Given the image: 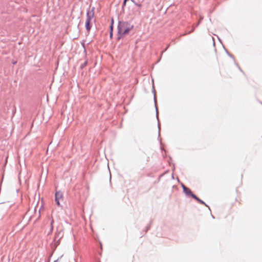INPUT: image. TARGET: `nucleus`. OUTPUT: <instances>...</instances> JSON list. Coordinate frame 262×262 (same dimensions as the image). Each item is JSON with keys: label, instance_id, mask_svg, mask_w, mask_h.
<instances>
[{"label": "nucleus", "instance_id": "obj_1", "mask_svg": "<svg viewBox=\"0 0 262 262\" xmlns=\"http://www.w3.org/2000/svg\"><path fill=\"white\" fill-rule=\"evenodd\" d=\"M118 33L120 34L125 35L129 33L132 29L133 26L130 25L127 23H120L118 25Z\"/></svg>", "mask_w": 262, "mask_h": 262}, {"label": "nucleus", "instance_id": "obj_2", "mask_svg": "<svg viewBox=\"0 0 262 262\" xmlns=\"http://www.w3.org/2000/svg\"><path fill=\"white\" fill-rule=\"evenodd\" d=\"M93 11H88L86 14V19L85 21V28L88 32L90 31L91 28V23L92 19L94 17Z\"/></svg>", "mask_w": 262, "mask_h": 262}, {"label": "nucleus", "instance_id": "obj_3", "mask_svg": "<svg viewBox=\"0 0 262 262\" xmlns=\"http://www.w3.org/2000/svg\"><path fill=\"white\" fill-rule=\"evenodd\" d=\"M63 201V195L60 191L56 192L55 193V202L58 206H60V201Z\"/></svg>", "mask_w": 262, "mask_h": 262}, {"label": "nucleus", "instance_id": "obj_4", "mask_svg": "<svg viewBox=\"0 0 262 262\" xmlns=\"http://www.w3.org/2000/svg\"><path fill=\"white\" fill-rule=\"evenodd\" d=\"M191 196L197 201H198L200 203L202 204H205V203L201 200H200L199 198H198L195 194H191Z\"/></svg>", "mask_w": 262, "mask_h": 262}, {"label": "nucleus", "instance_id": "obj_5", "mask_svg": "<svg viewBox=\"0 0 262 262\" xmlns=\"http://www.w3.org/2000/svg\"><path fill=\"white\" fill-rule=\"evenodd\" d=\"M184 191L187 194H190L191 195V194H193L191 191V190L189 188H186V187H184Z\"/></svg>", "mask_w": 262, "mask_h": 262}, {"label": "nucleus", "instance_id": "obj_6", "mask_svg": "<svg viewBox=\"0 0 262 262\" xmlns=\"http://www.w3.org/2000/svg\"><path fill=\"white\" fill-rule=\"evenodd\" d=\"M128 0H124L123 2V6H124L126 5V3Z\"/></svg>", "mask_w": 262, "mask_h": 262}, {"label": "nucleus", "instance_id": "obj_7", "mask_svg": "<svg viewBox=\"0 0 262 262\" xmlns=\"http://www.w3.org/2000/svg\"><path fill=\"white\" fill-rule=\"evenodd\" d=\"M110 36L112 37V31H111V32H110Z\"/></svg>", "mask_w": 262, "mask_h": 262}, {"label": "nucleus", "instance_id": "obj_8", "mask_svg": "<svg viewBox=\"0 0 262 262\" xmlns=\"http://www.w3.org/2000/svg\"><path fill=\"white\" fill-rule=\"evenodd\" d=\"M111 31H112V29H113V27L112 26L111 27Z\"/></svg>", "mask_w": 262, "mask_h": 262}]
</instances>
